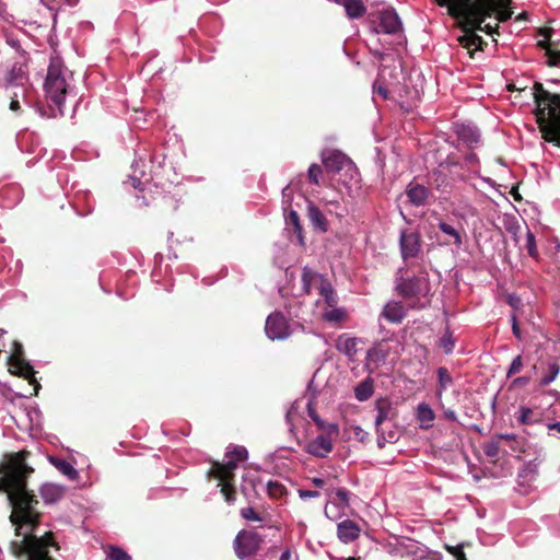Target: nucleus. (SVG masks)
<instances>
[{
    "label": "nucleus",
    "instance_id": "2",
    "mask_svg": "<svg viewBox=\"0 0 560 560\" xmlns=\"http://www.w3.org/2000/svg\"><path fill=\"white\" fill-rule=\"evenodd\" d=\"M512 0H478L464 7L453 5L447 14L455 19L457 26L463 31L458 36L459 45L468 50L474 58L476 50H483L487 42L478 35L480 25L488 18L495 15L499 22H506L513 15Z\"/></svg>",
    "mask_w": 560,
    "mask_h": 560
},
{
    "label": "nucleus",
    "instance_id": "60",
    "mask_svg": "<svg viewBox=\"0 0 560 560\" xmlns=\"http://www.w3.org/2000/svg\"><path fill=\"white\" fill-rule=\"evenodd\" d=\"M444 417L450 421H457V416L454 410L444 411Z\"/></svg>",
    "mask_w": 560,
    "mask_h": 560
},
{
    "label": "nucleus",
    "instance_id": "30",
    "mask_svg": "<svg viewBox=\"0 0 560 560\" xmlns=\"http://www.w3.org/2000/svg\"><path fill=\"white\" fill-rule=\"evenodd\" d=\"M219 481L218 486L220 487V491L222 495L224 497V500L232 504L236 500V488H235V480L230 479H217Z\"/></svg>",
    "mask_w": 560,
    "mask_h": 560
},
{
    "label": "nucleus",
    "instance_id": "59",
    "mask_svg": "<svg viewBox=\"0 0 560 560\" xmlns=\"http://www.w3.org/2000/svg\"><path fill=\"white\" fill-rule=\"evenodd\" d=\"M10 109L12 112H18L20 110L21 106H20V100H16V98H10Z\"/></svg>",
    "mask_w": 560,
    "mask_h": 560
},
{
    "label": "nucleus",
    "instance_id": "50",
    "mask_svg": "<svg viewBox=\"0 0 560 560\" xmlns=\"http://www.w3.org/2000/svg\"><path fill=\"white\" fill-rule=\"evenodd\" d=\"M546 56L548 57L547 65L549 67H556L560 65V50H556L552 47L548 48Z\"/></svg>",
    "mask_w": 560,
    "mask_h": 560
},
{
    "label": "nucleus",
    "instance_id": "46",
    "mask_svg": "<svg viewBox=\"0 0 560 560\" xmlns=\"http://www.w3.org/2000/svg\"><path fill=\"white\" fill-rule=\"evenodd\" d=\"M335 494L338 500V502L336 503L338 506L346 508L349 505L350 493L348 490L340 488L336 490Z\"/></svg>",
    "mask_w": 560,
    "mask_h": 560
},
{
    "label": "nucleus",
    "instance_id": "29",
    "mask_svg": "<svg viewBox=\"0 0 560 560\" xmlns=\"http://www.w3.org/2000/svg\"><path fill=\"white\" fill-rule=\"evenodd\" d=\"M50 463L65 476H67L70 480H75L79 476L77 469L66 459L50 457Z\"/></svg>",
    "mask_w": 560,
    "mask_h": 560
},
{
    "label": "nucleus",
    "instance_id": "48",
    "mask_svg": "<svg viewBox=\"0 0 560 560\" xmlns=\"http://www.w3.org/2000/svg\"><path fill=\"white\" fill-rule=\"evenodd\" d=\"M240 513H241V516L246 521H255V522L262 521L261 516L258 513H256V511L250 506L243 508Z\"/></svg>",
    "mask_w": 560,
    "mask_h": 560
},
{
    "label": "nucleus",
    "instance_id": "57",
    "mask_svg": "<svg viewBox=\"0 0 560 560\" xmlns=\"http://www.w3.org/2000/svg\"><path fill=\"white\" fill-rule=\"evenodd\" d=\"M307 413L315 424L320 422L322 418L318 416V413L311 404L307 405Z\"/></svg>",
    "mask_w": 560,
    "mask_h": 560
},
{
    "label": "nucleus",
    "instance_id": "31",
    "mask_svg": "<svg viewBox=\"0 0 560 560\" xmlns=\"http://www.w3.org/2000/svg\"><path fill=\"white\" fill-rule=\"evenodd\" d=\"M318 294L323 296L325 303L329 307H335L338 303V296L329 282L328 279L326 281H323L322 288H319Z\"/></svg>",
    "mask_w": 560,
    "mask_h": 560
},
{
    "label": "nucleus",
    "instance_id": "3",
    "mask_svg": "<svg viewBox=\"0 0 560 560\" xmlns=\"http://www.w3.org/2000/svg\"><path fill=\"white\" fill-rule=\"evenodd\" d=\"M534 112L542 139L560 147V94L550 93L542 83L534 84Z\"/></svg>",
    "mask_w": 560,
    "mask_h": 560
},
{
    "label": "nucleus",
    "instance_id": "36",
    "mask_svg": "<svg viewBox=\"0 0 560 560\" xmlns=\"http://www.w3.org/2000/svg\"><path fill=\"white\" fill-rule=\"evenodd\" d=\"M500 447H501V439H498V434H495L491 441H489L488 443L485 444L483 451L488 457L494 458V457L499 456Z\"/></svg>",
    "mask_w": 560,
    "mask_h": 560
},
{
    "label": "nucleus",
    "instance_id": "28",
    "mask_svg": "<svg viewBox=\"0 0 560 560\" xmlns=\"http://www.w3.org/2000/svg\"><path fill=\"white\" fill-rule=\"evenodd\" d=\"M374 393V384L372 378H365L354 388L355 398L359 401L368 400Z\"/></svg>",
    "mask_w": 560,
    "mask_h": 560
},
{
    "label": "nucleus",
    "instance_id": "61",
    "mask_svg": "<svg viewBox=\"0 0 560 560\" xmlns=\"http://www.w3.org/2000/svg\"><path fill=\"white\" fill-rule=\"evenodd\" d=\"M547 428L549 431H556L557 433L560 434V422L548 423Z\"/></svg>",
    "mask_w": 560,
    "mask_h": 560
},
{
    "label": "nucleus",
    "instance_id": "32",
    "mask_svg": "<svg viewBox=\"0 0 560 560\" xmlns=\"http://www.w3.org/2000/svg\"><path fill=\"white\" fill-rule=\"evenodd\" d=\"M267 494L272 500H279L288 494V490L280 481L270 480L267 483Z\"/></svg>",
    "mask_w": 560,
    "mask_h": 560
},
{
    "label": "nucleus",
    "instance_id": "8",
    "mask_svg": "<svg viewBox=\"0 0 560 560\" xmlns=\"http://www.w3.org/2000/svg\"><path fill=\"white\" fill-rule=\"evenodd\" d=\"M399 246L404 260L418 257L422 247L420 234L412 230L401 231L399 236Z\"/></svg>",
    "mask_w": 560,
    "mask_h": 560
},
{
    "label": "nucleus",
    "instance_id": "47",
    "mask_svg": "<svg viewBox=\"0 0 560 560\" xmlns=\"http://www.w3.org/2000/svg\"><path fill=\"white\" fill-rule=\"evenodd\" d=\"M551 30L550 28H541L540 30V34L545 37V39L542 40H539L537 43V46L541 49L545 50V52L547 51L548 48H551L552 47V43H550V37H551Z\"/></svg>",
    "mask_w": 560,
    "mask_h": 560
},
{
    "label": "nucleus",
    "instance_id": "18",
    "mask_svg": "<svg viewBox=\"0 0 560 560\" xmlns=\"http://www.w3.org/2000/svg\"><path fill=\"white\" fill-rule=\"evenodd\" d=\"M406 308L401 302L390 301L388 302L383 311L382 316L390 323L399 324L406 317Z\"/></svg>",
    "mask_w": 560,
    "mask_h": 560
},
{
    "label": "nucleus",
    "instance_id": "34",
    "mask_svg": "<svg viewBox=\"0 0 560 560\" xmlns=\"http://www.w3.org/2000/svg\"><path fill=\"white\" fill-rule=\"evenodd\" d=\"M559 372H560V365L558 362L553 361V362L549 363L547 373L540 380V385L541 386L549 385L551 382H553L556 380Z\"/></svg>",
    "mask_w": 560,
    "mask_h": 560
},
{
    "label": "nucleus",
    "instance_id": "17",
    "mask_svg": "<svg viewBox=\"0 0 560 560\" xmlns=\"http://www.w3.org/2000/svg\"><path fill=\"white\" fill-rule=\"evenodd\" d=\"M326 279L327 278H325L323 275L312 270L308 267H304L302 271L303 291L306 294H311L313 289L319 291L323 281H326Z\"/></svg>",
    "mask_w": 560,
    "mask_h": 560
},
{
    "label": "nucleus",
    "instance_id": "7",
    "mask_svg": "<svg viewBox=\"0 0 560 560\" xmlns=\"http://www.w3.org/2000/svg\"><path fill=\"white\" fill-rule=\"evenodd\" d=\"M264 538L255 530L242 529L234 540L233 549L240 560L252 559L260 550Z\"/></svg>",
    "mask_w": 560,
    "mask_h": 560
},
{
    "label": "nucleus",
    "instance_id": "4",
    "mask_svg": "<svg viewBox=\"0 0 560 560\" xmlns=\"http://www.w3.org/2000/svg\"><path fill=\"white\" fill-rule=\"evenodd\" d=\"M47 98L56 106L59 115H63V103L69 92L70 84L67 81L66 72L58 59H52L49 63L44 84Z\"/></svg>",
    "mask_w": 560,
    "mask_h": 560
},
{
    "label": "nucleus",
    "instance_id": "63",
    "mask_svg": "<svg viewBox=\"0 0 560 560\" xmlns=\"http://www.w3.org/2000/svg\"><path fill=\"white\" fill-rule=\"evenodd\" d=\"M280 560H291V552L290 550H285L281 553Z\"/></svg>",
    "mask_w": 560,
    "mask_h": 560
},
{
    "label": "nucleus",
    "instance_id": "16",
    "mask_svg": "<svg viewBox=\"0 0 560 560\" xmlns=\"http://www.w3.org/2000/svg\"><path fill=\"white\" fill-rule=\"evenodd\" d=\"M359 339L351 337L348 334H341L338 336L335 342V348L348 357L349 360L354 361L358 352Z\"/></svg>",
    "mask_w": 560,
    "mask_h": 560
},
{
    "label": "nucleus",
    "instance_id": "33",
    "mask_svg": "<svg viewBox=\"0 0 560 560\" xmlns=\"http://www.w3.org/2000/svg\"><path fill=\"white\" fill-rule=\"evenodd\" d=\"M439 229L446 235H448L450 237H452L453 240V243L457 246H460L462 245V236L459 234V232L454 229L451 224L444 222V221H440L439 224H438Z\"/></svg>",
    "mask_w": 560,
    "mask_h": 560
},
{
    "label": "nucleus",
    "instance_id": "24",
    "mask_svg": "<svg viewBox=\"0 0 560 560\" xmlns=\"http://www.w3.org/2000/svg\"><path fill=\"white\" fill-rule=\"evenodd\" d=\"M335 2L345 8L349 19L361 18L366 11L361 0H335Z\"/></svg>",
    "mask_w": 560,
    "mask_h": 560
},
{
    "label": "nucleus",
    "instance_id": "6",
    "mask_svg": "<svg viewBox=\"0 0 560 560\" xmlns=\"http://www.w3.org/2000/svg\"><path fill=\"white\" fill-rule=\"evenodd\" d=\"M7 363L12 375L25 378L31 385H34L36 392L40 388L33 366L24 359V350L21 342L13 341L12 352L8 357Z\"/></svg>",
    "mask_w": 560,
    "mask_h": 560
},
{
    "label": "nucleus",
    "instance_id": "5",
    "mask_svg": "<svg viewBox=\"0 0 560 560\" xmlns=\"http://www.w3.org/2000/svg\"><path fill=\"white\" fill-rule=\"evenodd\" d=\"M396 291L405 300H419L428 296L431 291L429 273L423 269L417 275L409 276L407 270L398 269Z\"/></svg>",
    "mask_w": 560,
    "mask_h": 560
},
{
    "label": "nucleus",
    "instance_id": "1",
    "mask_svg": "<svg viewBox=\"0 0 560 560\" xmlns=\"http://www.w3.org/2000/svg\"><path fill=\"white\" fill-rule=\"evenodd\" d=\"M30 451L22 450L5 454L0 463V492L8 495L12 513L10 521L15 526L16 536H23L21 540L11 542V551L18 558L25 560H54L49 556V547L59 549L52 532H46L43 536L34 535L40 523L42 513L37 511V497L27 490V479L34 472V468L26 463Z\"/></svg>",
    "mask_w": 560,
    "mask_h": 560
},
{
    "label": "nucleus",
    "instance_id": "49",
    "mask_svg": "<svg viewBox=\"0 0 560 560\" xmlns=\"http://www.w3.org/2000/svg\"><path fill=\"white\" fill-rule=\"evenodd\" d=\"M446 550L455 557L456 560H467L464 552V544L457 546H445Z\"/></svg>",
    "mask_w": 560,
    "mask_h": 560
},
{
    "label": "nucleus",
    "instance_id": "53",
    "mask_svg": "<svg viewBox=\"0 0 560 560\" xmlns=\"http://www.w3.org/2000/svg\"><path fill=\"white\" fill-rule=\"evenodd\" d=\"M478 32H483L486 34H489V35H492L494 33H499V25L495 24L494 26H491L490 24H486V25H480V30H478Z\"/></svg>",
    "mask_w": 560,
    "mask_h": 560
},
{
    "label": "nucleus",
    "instance_id": "35",
    "mask_svg": "<svg viewBox=\"0 0 560 560\" xmlns=\"http://www.w3.org/2000/svg\"><path fill=\"white\" fill-rule=\"evenodd\" d=\"M438 377H439V393L441 394L443 390H446L448 386L452 385L453 378L448 372V370L444 366L438 369Z\"/></svg>",
    "mask_w": 560,
    "mask_h": 560
},
{
    "label": "nucleus",
    "instance_id": "15",
    "mask_svg": "<svg viewBox=\"0 0 560 560\" xmlns=\"http://www.w3.org/2000/svg\"><path fill=\"white\" fill-rule=\"evenodd\" d=\"M360 533V526L352 520H345L337 526V536L345 544H349L358 539Z\"/></svg>",
    "mask_w": 560,
    "mask_h": 560
},
{
    "label": "nucleus",
    "instance_id": "12",
    "mask_svg": "<svg viewBox=\"0 0 560 560\" xmlns=\"http://www.w3.org/2000/svg\"><path fill=\"white\" fill-rule=\"evenodd\" d=\"M374 408L377 412L374 423L376 432L380 434L383 422L395 419L397 410L388 398H378L374 404Z\"/></svg>",
    "mask_w": 560,
    "mask_h": 560
},
{
    "label": "nucleus",
    "instance_id": "55",
    "mask_svg": "<svg viewBox=\"0 0 560 560\" xmlns=\"http://www.w3.org/2000/svg\"><path fill=\"white\" fill-rule=\"evenodd\" d=\"M508 303L515 310L520 308L522 306V300L521 298L514 295V294H510L508 296Z\"/></svg>",
    "mask_w": 560,
    "mask_h": 560
},
{
    "label": "nucleus",
    "instance_id": "54",
    "mask_svg": "<svg viewBox=\"0 0 560 560\" xmlns=\"http://www.w3.org/2000/svg\"><path fill=\"white\" fill-rule=\"evenodd\" d=\"M511 319H512V331H513V335L518 340H521L522 339V335H521V329H520V326H518V323H517L516 315L513 314Z\"/></svg>",
    "mask_w": 560,
    "mask_h": 560
},
{
    "label": "nucleus",
    "instance_id": "10",
    "mask_svg": "<svg viewBox=\"0 0 560 560\" xmlns=\"http://www.w3.org/2000/svg\"><path fill=\"white\" fill-rule=\"evenodd\" d=\"M380 23L374 28L376 33L397 34L402 30L401 21L394 9H385L378 13Z\"/></svg>",
    "mask_w": 560,
    "mask_h": 560
},
{
    "label": "nucleus",
    "instance_id": "13",
    "mask_svg": "<svg viewBox=\"0 0 560 560\" xmlns=\"http://www.w3.org/2000/svg\"><path fill=\"white\" fill-rule=\"evenodd\" d=\"M405 194L408 198V201L416 207L424 206L429 198L432 196L429 188L416 182L408 184Z\"/></svg>",
    "mask_w": 560,
    "mask_h": 560
},
{
    "label": "nucleus",
    "instance_id": "62",
    "mask_svg": "<svg viewBox=\"0 0 560 560\" xmlns=\"http://www.w3.org/2000/svg\"><path fill=\"white\" fill-rule=\"evenodd\" d=\"M312 483L317 488H322L325 485V480L322 478H313Z\"/></svg>",
    "mask_w": 560,
    "mask_h": 560
},
{
    "label": "nucleus",
    "instance_id": "20",
    "mask_svg": "<svg viewBox=\"0 0 560 560\" xmlns=\"http://www.w3.org/2000/svg\"><path fill=\"white\" fill-rule=\"evenodd\" d=\"M349 163V159L339 151H331L323 156V164L328 172L337 173Z\"/></svg>",
    "mask_w": 560,
    "mask_h": 560
},
{
    "label": "nucleus",
    "instance_id": "42",
    "mask_svg": "<svg viewBox=\"0 0 560 560\" xmlns=\"http://www.w3.org/2000/svg\"><path fill=\"white\" fill-rule=\"evenodd\" d=\"M525 248L527 250V254L530 257H533V258L538 257V249L536 246L535 235L533 234V232L530 230H527V233H526Z\"/></svg>",
    "mask_w": 560,
    "mask_h": 560
},
{
    "label": "nucleus",
    "instance_id": "21",
    "mask_svg": "<svg viewBox=\"0 0 560 560\" xmlns=\"http://www.w3.org/2000/svg\"><path fill=\"white\" fill-rule=\"evenodd\" d=\"M5 88H14L18 85L28 84V77L22 65L15 63L5 77Z\"/></svg>",
    "mask_w": 560,
    "mask_h": 560
},
{
    "label": "nucleus",
    "instance_id": "40",
    "mask_svg": "<svg viewBox=\"0 0 560 560\" xmlns=\"http://www.w3.org/2000/svg\"><path fill=\"white\" fill-rule=\"evenodd\" d=\"M288 224L292 225L293 229H294V233L298 234V237L300 238V241L302 242V232H303V228H302V224L300 222V215L296 211L294 210H291L289 212V215H288Z\"/></svg>",
    "mask_w": 560,
    "mask_h": 560
},
{
    "label": "nucleus",
    "instance_id": "45",
    "mask_svg": "<svg viewBox=\"0 0 560 560\" xmlns=\"http://www.w3.org/2000/svg\"><path fill=\"white\" fill-rule=\"evenodd\" d=\"M248 452L244 446H235L232 452L226 454V457H232L237 462H243L247 458Z\"/></svg>",
    "mask_w": 560,
    "mask_h": 560
},
{
    "label": "nucleus",
    "instance_id": "22",
    "mask_svg": "<svg viewBox=\"0 0 560 560\" xmlns=\"http://www.w3.org/2000/svg\"><path fill=\"white\" fill-rule=\"evenodd\" d=\"M517 421L521 424H537L542 421V411L539 408L522 406L518 410Z\"/></svg>",
    "mask_w": 560,
    "mask_h": 560
},
{
    "label": "nucleus",
    "instance_id": "52",
    "mask_svg": "<svg viewBox=\"0 0 560 560\" xmlns=\"http://www.w3.org/2000/svg\"><path fill=\"white\" fill-rule=\"evenodd\" d=\"M110 559L112 560H130V557L122 549H120L118 547H114V548H112Z\"/></svg>",
    "mask_w": 560,
    "mask_h": 560
},
{
    "label": "nucleus",
    "instance_id": "56",
    "mask_svg": "<svg viewBox=\"0 0 560 560\" xmlns=\"http://www.w3.org/2000/svg\"><path fill=\"white\" fill-rule=\"evenodd\" d=\"M299 495L301 499H311V498H317L319 495L318 491L314 490H299Z\"/></svg>",
    "mask_w": 560,
    "mask_h": 560
},
{
    "label": "nucleus",
    "instance_id": "26",
    "mask_svg": "<svg viewBox=\"0 0 560 560\" xmlns=\"http://www.w3.org/2000/svg\"><path fill=\"white\" fill-rule=\"evenodd\" d=\"M307 217L314 228L322 232H326L328 230V222L324 213L313 203H310L307 207Z\"/></svg>",
    "mask_w": 560,
    "mask_h": 560
},
{
    "label": "nucleus",
    "instance_id": "41",
    "mask_svg": "<svg viewBox=\"0 0 560 560\" xmlns=\"http://www.w3.org/2000/svg\"><path fill=\"white\" fill-rule=\"evenodd\" d=\"M498 439L505 441L513 452L522 451L523 448L522 442L515 434H498Z\"/></svg>",
    "mask_w": 560,
    "mask_h": 560
},
{
    "label": "nucleus",
    "instance_id": "23",
    "mask_svg": "<svg viewBox=\"0 0 560 560\" xmlns=\"http://www.w3.org/2000/svg\"><path fill=\"white\" fill-rule=\"evenodd\" d=\"M389 353V347L386 342L382 341L374 345L368 350L366 360L375 365H380L385 362Z\"/></svg>",
    "mask_w": 560,
    "mask_h": 560
},
{
    "label": "nucleus",
    "instance_id": "38",
    "mask_svg": "<svg viewBox=\"0 0 560 560\" xmlns=\"http://www.w3.org/2000/svg\"><path fill=\"white\" fill-rule=\"evenodd\" d=\"M317 429L322 431L320 435H327V436H336L339 435V428L336 423H329L324 421L323 419L320 422L316 424Z\"/></svg>",
    "mask_w": 560,
    "mask_h": 560
},
{
    "label": "nucleus",
    "instance_id": "43",
    "mask_svg": "<svg viewBox=\"0 0 560 560\" xmlns=\"http://www.w3.org/2000/svg\"><path fill=\"white\" fill-rule=\"evenodd\" d=\"M455 346L452 332L447 329L444 336L440 339V347L443 348L446 354H450Z\"/></svg>",
    "mask_w": 560,
    "mask_h": 560
},
{
    "label": "nucleus",
    "instance_id": "39",
    "mask_svg": "<svg viewBox=\"0 0 560 560\" xmlns=\"http://www.w3.org/2000/svg\"><path fill=\"white\" fill-rule=\"evenodd\" d=\"M5 92L10 98L25 100L28 92V84L18 85L14 88H5Z\"/></svg>",
    "mask_w": 560,
    "mask_h": 560
},
{
    "label": "nucleus",
    "instance_id": "11",
    "mask_svg": "<svg viewBox=\"0 0 560 560\" xmlns=\"http://www.w3.org/2000/svg\"><path fill=\"white\" fill-rule=\"evenodd\" d=\"M335 439L337 438L319 434L307 443L305 451L315 457L325 458L334 450L332 441Z\"/></svg>",
    "mask_w": 560,
    "mask_h": 560
},
{
    "label": "nucleus",
    "instance_id": "14",
    "mask_svg": "<svg viewBox=\"0 0 560 560\" xmlns=\"http://www.w3.org/2000/svg\"><path fill=\"white\" fill-rule=\"evenodd\" d=\"M237 463L238 462L232 457H228L225 463L214 462L208 475L214 479L235 480L234 471L237 467Z\"/></svg>",
    "mask_w": 560,
    "mask_h": 560
},
{
    "label": "nucleus",
    "instance_id": "9",
    "mask_svg": "<svg viewBox=\"0 0 560 560\" xmlns=\"http://www.w3.org/2000/svg\"><path fill=\"white\" fill-rule=\"evenodd\" d=\"M265 331L271 340L288 338L290 330L284 315L281 312L271 313L266 319Z\"/></svg>",
    "mask_w": 560,
    "mask_h": 560
},
{
    "label": "nucleus",
    "instance_id": "37",
    "mask_svg": "<svg viewBox=\"0 0 560 560\" xmlns=\"http://www.w3.org/2000/svg\"><path fill=\"white\" fill-rule=\"evenodd\" d=\"M347 317V312L343 308H336L332 307V310L327 311L323 314V318L330 323H339L345 320Z\"/></svg>",
    "mask_w": 560,
    "mask_h": 560
},
{
    "label": "nucleus",
    "instance_id": "64",
    "mask_svg": "<svg viewBox=\"0 0 560 560\" xmlns=\"http://www.w3.org/2000/svg\"><path fill=\"white\" fill-rule=\"evenodd\" d=\"M466 161L469 162V163H474L477 161V155L475 153H469L466 155Z\"/></svg>",
    "mask_w": 560,
    "mask_h": 560
},
{
    "label": "nucleus",
    "instance_id": "25",
    "mask_svg": "<svg viewBox=\"0 0 560 560\" xmlns=\"http://www.w3.org/2000/svg\"><path fill=\"white\" fill-rule=\"evenodd\" d=\"M456 133L460 140H463L468 145H474L479 142L480 135L479 131L469 125L460 124L456 125Z\"/></svg>",
    "mask_w": 560,
    "mask_h": 560
},
{
    "label": "nucleus",
    "instance_id": "27",
    "mask_svg": "<svg viewBox=\"0 0 560 560\" xmlns=\"http://www.w3.org/2000/svg\"><path fill=\"white\" fill-rule=\"evenodd\" d=\"M434 418V411L428 404L422 402L418 406L417 419L419 420L422 429H430L433 425Z\"/></svg>",
    "mask_w": 560,
    "mask_h": 560
},
{
    "label": "nucleus",
    "instance_id": "19",
    "mask_svg": "<svg viewBox=\"0 0 560 560\" xmlns=\"http://www.w3.org/2000/svg\"><path fill=\"white\" fill-rule=\"evenodd\" d=\"M66 488L56 483H44L39 489V494L46 504H52L63 498Z\"/></svg>",
    "mask_w": 560,
    "mask_h": 560
},
{
    "label": "nucleus",
    "instance_id": "44",
    "mask_svg": "<svg viewBox=\"0 0 560 560\" xmlns=\"http://www.w3.org/2000/svg\"><path fill=\"white\" fill-rule=\"evenodd\" d=\"M323 170L318 164H312L308 168V180L317 186L320 185L319 178Z\"/></svg>",
    "mask_w": 560,
    "mask_h": 560
},
{
    "label": "nucleus",
    "instance_id": "58",
    "mask_svg": "<svg viewBox=\"0 0 560 560\" xmlns=\"http://www.w3.org/2000/svg\"><path fill=\"white\" fill-rule=\"evenodd\" d=\"M529 380L530 378L528 376H521V377L515 378L513 384L516 386H524V385L528 384Z\"/></svg>",
    "mask_w": 560,
    "mask_h": 560
},
{
    "label": "nucleus",
    "instance_id": "51",
    "mask_svg": "<svg viewBox=\"0 0 560 560\" xmlns=\"http://www.w3.org/2000/svg\"><path fill=\"white\" fill-rule=\"evenodd\" d=\"M522 368H523V359L521 355H517L513 359V361L508 370L506 376L511 377V376L517 374L518 372H521Z\"/></svg>",
    "mask_w": 560,
    "mask_h": 560
}]
</instances>
